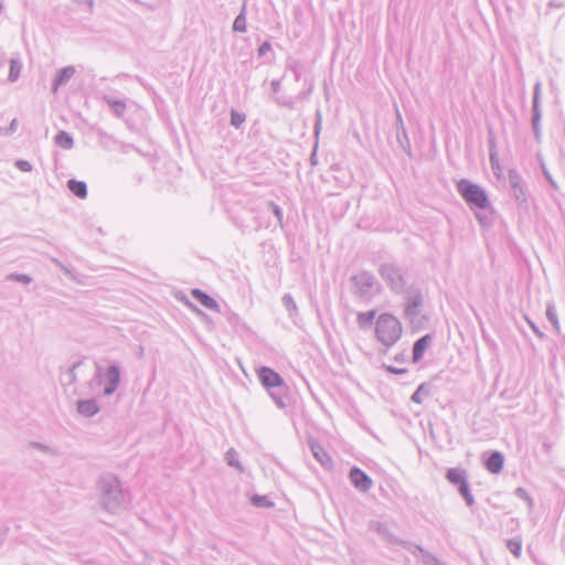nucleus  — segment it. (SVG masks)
I'll return each instance as SVG.
<instances>
[{
	"label": "nucleus",
	"instance_id": "f257e3e1",
	"mask_svg": "<svg viewBox=\"0 0 565 565\" xmlns=\"http://www.w3.org/2000/svg\"><path fill=\"white\" fill-rule=\"evenodd\" d=\"M96 498L99 507L107 513L124 511L129 502L120 480L114 473L102 475L96 482Z\"/></svg>",
	"mask_w": 565,
	"mask_h": 565
},
{
	"label": "nucleus",
	"instance_id": "f03ea898",
	"mask_svg": "<svg viewBox=\"0 0 565 565\" xmlns=\"http://www.w3.org/2000/svg\"><path fill=\"white\" fill-rule=\"evenodd\" d=\"M402 323L391 313H382L375 322V337L384 347H393L402 337Z\"/></svg>",
	"mask_w": 565,
	"mask_h": 565
},
{
	"label": "nucleus",
	"instance_id": "7ed1b4c3",
	"mask_svg": "<svg viewBox=\"0 0 565 565\" xmlns=\"http://www.w3.org/2000/svg\"><path fill=\"white\" fill-rule=\"evenodd\" d=\"M257 376L262 385L268 391L270 397L279 408L286 406V384L284 379L273 369L260 366L257 370Z\"/></svg>",
	"mask_w": 565,
	"mask_h": 565
},
{
	"label": "nucleus",
	"instance_id": "20e7f679",
	"mask_svg": "<svg viewBox=\"0 0 565 565\" xmlns=\"http://www.w3.org/2000/svg\"><path fill=\"white\" fill-rule=\"evenodd\" d=\"M352 292L362 302H370L380 292L381 286L375 276L361 270L351 277Z\"/></svg>",
	"mask_w": 565,
	"mask_h": 565
},
{
	"label": "nucleus",
	"instance_id": "39448f33",
	"mask_svg": "<svg viewBox=\"0 0 565 565\" xmlns=\"http://www.w3.org/2000/svg\"><path fill=\"white\" fill-rule=\"evenodd\" d=\"M456 188L471 209L487 210L490 207L488 195L479 184L472 183L468 179H461L457 182Z\"/></svg>",
	"mask_w": 565,
	"mask_h": 565
},
{
	"label": "nucleus",
	"instance_id": "423d86ee",
	"mask_svg": "<svg viewBox=\"0 0 565 565\" xmlns=\"http://www.w3.org/2000/svg\"><path fill=\"white\" fill-rule=\"evenodd\" d=\"M379 274L392 292L397 295L406 292L408 288L406 271L402 267L394 263H385L380 266Z\"/></svg>",
	"mask_w": 565,
	"mask_h": 565
},
{
	"label": "nucleus",
	"instance_id": "0eeeda50",
	"mask_svg": "<svg viewBox=\"0 0 565 565\" xmlns=\"http://www.w3.org/2000/svg\"><path fill=\"white\" fill-rule=\"evenodd\" d=\"M403 295L405 297V317L413 319L419 316L420 307L423 306V295L420 290L415 286H409Z\"/></svg>",
	"mask_w": 565,
	"mask_h": 565
},
{
	"label": "nucleus",
	"instance_id": "6e6552de",
	"mask_svg": "<svg viewBox=\"0 0 565 565\" xmlns=\"http://www.w3.org/2000/svg\"><path fill=\"white\" fill-rule=\"evenodd\" d=\"M541 82H536L533 88V102H532V129L535 140H541V128L540 122L542 118L541 110Z\"/></svg>",
	"mask_w": 565,
	"mask_h": 565
},
{
	"label": "nucleus",
	"instance_id": "1a4fd4ad",
	"mask_svg": "<svg viewBox=\"0 0 565 565\" xmlns=\"http://www.w3.org/2000/svg\"><path fill=\"white\" fill-rule=\"evenodd\" d=\"M508 177L513 198L520 205L525 204L526 190L522 177L515 170H510Z\"/></svg>",
	"mask_w": 565,
	"mask_h": 565
},
{
	"label": "nucleus",
	"instance_id": "9d476101",
	"mask_svg": "<svg viewBox=\"0 0 565 565\" xmlns=\"http://www.w3.org/2000/svg\"><path fill=\"white\" fill-rule=\"evenodd\" d=\"M349 479L356 490L364 493L373 487V480L359 467L351 468Z\"/></svg>",
	"mask_w": 565,
	"mask_h": 565
},
{
	"label": "nucleus",
	"instance_id": "9b49d317",
	"mask_svg": "<svg viewBox=\"0 0 565 565\" xmlns=\"http://www.w3.org/2000/svg\"><path fill=\"white\" fill-rule=\"evenodd\" d=\"M106 385L104 387V395L110 396L116 392L120 383V367L116 364L109 365L105 373Z\"/></svg>",
	"mask_w": 565,
	"mask_h": 565
},
{
	"label": "nucleus",
	"instance_id": "f8f14e48",
	"mask_svg": "<svg viewBox=\"0 0 565 565\" xmlns=\"http://www.w3.org/2000/svg\"><path fill=\"white\" fill-rule=\"evenodd\" d=\"M75 67L74 66H65L61 68L52 84V92L55 94L58 87L64 86L68 83V81L74 76Z\"/></svg>",
	"mask_w": 565,
	"mask_h": 565
},
{
	"label": "nucleus",
	"instance_id": "ddd939ff",
	"mask_svg": "<svg viewBox=\"0 0 565 565\" xmlns=\"http://www.w3.org/2000/svg\"><path fill=\"white\" fill-rule=\"evenodd\" d=\"M431 340H433V337L430 334H425L415 341V343L413 345V362L414 363H417L423 359L424 353H425L426 349L428 348V345L430 344Z\"/></svg>",
	"mask_w": 565,
	"mask_h": 565
},
{
	"label": "nucleus",
	"instance_id": "4468645a",
	"mask_svg": "<svg viewBox=\"0 0 565 565\" xmlns=\"http://www.w3.org/2000/svg\"><path fill=\"white\" fill-rule=\"evenodd\" d=\"M504 456L500 451H492L486 459L484 466L491 473H499L503 469Z\"/></svg>",
	"mask_w": 565,
	"mask_h": 565
},
{
	"label": "nucleus",
	"instance_id": "2eb2a0df",
	"mask_svg": "<svg viewBox=\"0 0 565 565\" xmlns=\"http://www.w3.org/2000/svg\"><path fill=\"white\" fill-rule=\"evenodd\" d=\"M77 412L86 417H93L99 412L97 402L93 398L77 402Z\"/></svg>",
	"mask_w": 565,
	"mask_h": 565
},
{
	"label": "nucleus",
	"instance_id": "dca6fc26",
	"mask_svg": "<svg viewBox=\"0 0 565 565\" xmlns=\"http://www.w3.org/2000/svg\"><path fill=\"white\" fill-rule=\"evenodd\" d=\"M445 477H446L447 481L455 487H457L468 480L467 471L460 467L449 468L446 471Z\"/></svg>",
	"mask_w": 565,
	"mask_h": 565
},
{
	"label": "nucleus",
	"instance_id": "f3484780",
	"mask_svg": "<svg viewBox=\"0 0 565 565\" xmlns=\"http://www.w3.org/2000/svg\"><path fill=\"white\" fill-rule=\"evenodd\" d=\"M191 294H192L193 298L196 301H199L202 306H204L205 308L218 311L220 306L216 302V300L213 299L211 296H209L203 290H201V289H193Z\"/></svg>",
	"mask_w": 565,
	"mask_h": 565
},
{
	"label": "nucleus",
	"instance_id": "a211bd4d",
	"mask_svg": "<svg viewBox=\"0 0 565 565\" xmlns=\"http://www.w3.org/2000/svg\"><path fill=\"white\" fill-rule=\"evenodd\" d=\"M247 2H248V0H243L241 11L233 22V31L234 32L245 33L247 31V23H246Z\"/></svg>",
	"mask_w": 565,
	"mask_h": 565
},
{
	"label": "nucleus",
	"instance_id": "6ab92c4d",
	"mask_svg": "<svg viewBox=\"0 0 565 565\" xmlns=\"http://www.w3.org/2000/svg\"><path fill=\"white\" fill-rule=\"evenodd\" d=\"M310 449L312 451L313 457L323 466L329 467L332 465V459L329 454L324 450V448L318 444H310Z\"/></svg>",
	"mask_w": 565,
	"mask_h": 565
},
{
	"label": "nucleus",
	"instance_id": "aec40b11",
	"mask_svg": "<svg viewBox=\"0 0 565 565\" xmlns=\"http://www.w3.org/2000/svg\"><path fill=\"white\" fill-rule=\"evenodd\" d=\"M103 100L110 107L116 117L120 118L126 113L127 105L124 100L116 99L108 95H104Z\"/></svg>",
	"mask_w": 565,
	"mask_h": 565
},
{
	"label": "nucleus",
	"instance_id": "412c9836",
	"mask_svg": "<svg viewBox=\"0 0 565 565\" xmlns=\"http://www.w3.org/2000/svg\"><path fill=\"white\" fill-rule=\"evenodd\" d=\"M68 190L77 198L85 199L87 196V185L84 181L71 179L67 181Z\"/></svg>",
	"mask_w": 565,
	"mask_h": 565
},
{
	"label": "nucleus",
	"instance_id": "4be33fe9",
	"mask_svg": "<svg viewBox=\"0 0 565 565\" xmlns=\"http://www.w3.org/2000/svg\"><path fill=\"white\" fill-rule=\"evenodd\" d=\"M431 394V385L429 383H422L411 396V401L416 404H422L426 397Z\"/></svg>",
	"mask_w": 565,
	"mask_h": 565
},
{
	"label": "nucleus",
	"instance_id": "5701e85b",
	"mask_svg": "<svg viewBox=\"0 0 565 565\" xmlns=\"http://www.w3.org/2000/svg\"><path fill=\"white\" fill-rule=\"evenodd\" d=\"M54 140L55 143L63 149L70 150L74 147L73 137L64 130L57 132Z\"/></svg>",
	"mask_w": 565,
	"mask_h": 565
},
{
	"label": "nucleus",
	"instance_id": "b1692460",
	"mask_svg": "<svg viewBox=\"0 0 565 565\" xmlns=\"http://www.w3.org/2000/svg\"><path fill=\"white\" fill-rule=\"evenodd\" d=\"M457 490L465 500L466 504L471 508L475 504V498L471 493L468 480L457 486Z\"/></svg>",
	"mask_w": 565,
	"mask_h": 565
},
{
	"label": "nucleus",
	"instance_id": "393cba45",
	"mask_svg": "<svg viewBox=\"0 0 565 565\" xmlns=\"http://www.w3.org/2000/svg\"><path fill=\"white\" fill-rule=\"evenodd\" d=\"M375 310L360 312L356 318L359 327L362 329L371 327L375 318Z\"/></svg>",
	"mask_w": 565,
	"mask_h": 565
},
{
	"label": "nucleus",
	"instance_id": "a878e982",
	"mask_svg": "<svg viewBox=\"0 0 565 565\" xmlns=\"http://www.w3.org/2000/svg\"><path fill=\"white\" fill-rule=\"evenodd\" d=\"M225 460L228 466L236 468L238 471L243 472L244 468L238 460V454L234 448H230L225 454Z\"/></svg>",
	"mask_w": 565,
	"mask_h": 565
},
{
	"label": "nucleus",
	"instance_id": "bb28decb",
	"mask_svg": "<svg viewBox=\"0 0 565 565\" xmlns=\"http://www.w3.org/2000/svg\"><path fill=\"white\" fill-rule=\"evenodd\" d=\"M396 140L398 142V145L401 146V148L408 154L411 156L412 154V151H411V142H409V139H408V135H407V131L406 129H403L402 131H396Z\"/></svg>",
	"mask_w": 565,
	"mask_h": 565
},
{
	"label": "nucleus",
	"instance_id": "cd10ccee",
	"mask_svg": "<svg viewBox=\"0 0 565 565\" xmlns=\"http://www.w3.org/2000/svg\"><path fill=\"white\" fill-rule=\"evenodd\" d=\"M546 318L552 323V326L555 329V331L557 333H559L561 332V326H559V321H558V318H557L555 306L553 303H548L547 307H546Z\"/></svg>",
	"mask_w": 565,
	"mask_h": 565
},
{
	"label": "nucleus",
	"instance_id": "c85d7f7f",
	"mask_svg": "<svg viewBox=\"0 0 565 565\" xmlns=\"http://www.w3.org/2000/svg\"><path fill=\"white\" fill-rule=\"evenodd\" d=\"M281 302L290 317H294L298 313L297 305L290 294H285L281 298Z\"/></svg>",
	"mask_w": 565,
	"mask_h": 565
},
{
	"label": "nucleus",
	"instance_id": "c756f323",
	"mask_svg": "<svg viewBox=\"0 0 565 565\" xmlns=\"http://www.w3.org/2000/svg\"><path fill=\"white\" fill-rule=\"evenodd\" d=\"M250 502L256 508H273L274 502H271L268 497L260 495V494H254L250 498Z\"/></svg>",
	"mask_w": 565,
	"mask_h": 565
},
{
	"label": "nucleus",
	"instance_id": "7c9ffc66",
	"mask_svg": "<svg viewBox=\"0 0 565 565\" xmlns=\"http://www.w3.org/2000/svg\"><path fill=\"white\" fill-rule=\"evenodd\" d=\"M287 68L294 73L295 79L297 82L300 81L302 72H303V65L300 61H297V60L288 61Z\"/></svg>",
	"mask_w": 565,
	"mask_h": 565
},
{
	"label": "nucleus",
	"instance_id": "2f4dec72",
	"mask_svg": "<svg viewBox=\"0 0 565 565\" xmlns=\"http://www.w3.org/2000/svg\"><path fill=\"white\" fill-rule=\"evenodd\" d=\"M21 68L22 65L20 61L13 58L10 61V71L8 77L10 82H15L19 78Z\"/></svg>",
	"mask_w": 565,
	"mask_h": 565
},
{
	"label": "nucleus",
	"instance_id": "473e14b6",
	"mask_svg": "<svg viewBox=\"0 0 565 565\" xmlns=\"http://www.w3.org/2000/svg\"><path fill=\"white\" fill-rule=\"evenodd\" d=\"M29 446L33 449H36L43 454L50 455V456H56L57 450L39 441H31Z\"/></svg>",
	"mask_w": 565,
	"mask_h": 565
},
{
	"label": "nucleus",
	"instance_id": "72a5a7b5",
	"mask_svg": "<svg viewBox=\"0 0 565 565\" xmlns=\"http://www.w3.org/2000/svg\"><path fill=\"white\" fill-rule=\"evenodd\" d=\"M401 546H403L405 550L411 552L414 556H417L418 554H422L424 552V548L420 545L414 544L409 541H396Z\"/></svg>",
	"mask_w": 565,
	"mask_h": 565
},
{
	"label": "nucleus",
	"instance_id": "f704fd0d",
	"mask_svg": "<svg viewBox=\"0 0 565 565\" xmlns=\"http://www.w3.org/2000/svg\"><path fill=\"white\" fill-rule=\"evenodd\" d=\"M266 207L276 216L278 223L282 225L284 213L281 207L277 205L274 201L266 202Z\"/></svg>",
	"mask_w": 565,
	"mask_h": 565
},
{
	"label": "nucleus",
	"instance_id": "c9c22d12",
	"mask_svg": "<svg viewBox=\"0 0 565 565\" xmlns=\"http://www.w3.org/2000/svg\"><path fill=\"white\" fill-rule=\"evenodd\" d=\"M6 279L9 281H17L24 285H29L32 281V278L29 275L19 273H11L7 275Z\"/></svg>",
	"mask_w": 565,
	"mask_h": 565
},
{
	"label": "nucleus",
	"instance_id": "e433bc0d",
	"mask_svg": "<svg viewBox=\"0 0 565 565\" xmlns=\"http://www.w3.org/2000/svg\"><path fill=\"white\" fill-rule=\"evenodd\" d=\"M508 550L516 557L521 555L522 542L519 539H511L507 542Z\"/></svg>",
	"mask_w": 565,
	"mask_h": 565
},
{
	"label": "nucleus",
	"instance_id": "4c0bfd02",
	"mask_svg": "<svg viewBox=\"0 0 565 565\" xmlns=\"http://www.w3.org/2000/svg\"><path fill=\"white\" fill-rule=\"evenodd\" d=\"M422 562L424 565H444L434 554L428 551L422 552Z\"/></svg>",
	"mask_w": 565,
	"mask_h": 565
},
{
	"label": "nucleus",
	"instance_id": "58836bf2",
	"mask_svg": "<svg viewBox=\"0 0 565 565\" xmlns=\"http://www.w3.org/2000/svg\"><path fill=\"white\" fill-rule=\"evenodd\" d=\"M246 120V116L243 113H238L234 109L231 111V125L235 128H239Z\"/></svg>",
	"mask_w": 565,
	"mask_h": 565
},
{
	"label": "nucleus",
	"instance_id": "ea45409f",
	"mask_svg": "<svg viewBox=\"0 0 565 565\" xmlns=\"http://www.w3.org/2000/svg\"><path fill=\"white\" fill-rule=\"evenodd\" d=\"M514 494L515 497H518L519 499L525 501L529 505L530 509H532L533 507V499L530 497V494L527 493V491L522 488V487H519L514 490Z\"/></svg>",
	"mask_w": 565,
	"mask_h": 565
},
{
	"label": "nucleus",
	"instance_id": "a19ab883",
	"mask_svg": "<svg viewBox=\"0 0 565 565\" xmlns=\"http://www.w3.org/2000/svg\"><path fill=\"white\" fill-rule=\"evenodd\" d=\"M82 364V361L75 362L66 372L65 376L67 384H73L76 381L75 370Z\"/></svg>",
	"mask_w": 565,
	"mask_h": 565
},
{
	"label": "nucleus",
	"instance_id": "79ce46f5",
	"mask_svg": "<svg viewBox=\"0 0 565 565\" xmlns=\"http://www.w3.org/2000/svg\"><path fill=\"white\" fill-rule=\"evenodd\" d=\"M376 531L380 535L388 537L391 542H396L397 540L393 534H391L387 530V527L382 523H376Z\"/></svg>",
	"mask_w": 565,
	"mask_h": 565
},
{
	"label": "nucleus",
	"instance_id": "37998d69",
	"mask_svg": "<svg viewBox=\"0 0 565 565\" xmlns=\"http://www.w3.org/2000/svg\"><path fill=\"white\" fill-rule=\"evenodd\" d=\"M14 166L22 172H30L33 169L32 164L26 160H17Z\"/></svg>",
	"mask_w": 565,
	"mask_h": 565
},
{
	"label": "nucleus",
	"instance_id": "c03bdc74",
	"mask_svg": "<svg viewBox=\"0 0 565 565\" xmlns=\"http://www.w3.org/2000/svg\"><path fill=\"white\" fill-rule=\"evenodd\" d=\"M321 125H322V116H321V111L318 109L316 111V119H315V127H313V131H315L316 136H318L320 134Z\"/></svg>",
	"mask_w": 565,
	"mask_h": 565
},
{
	"label": "nucleus",
	"instance_id": "a18cd8bd",
	"mask_svg": "<svg viewBox=\"0 0 565 565\" xmlns=\"http://www.w3.org/2000/svg\"><path fill=\"white\" fill-rule=\"evenodd\" d=\"M17 128H18V120L14 118V119H12V121L10 122L8 128H6V129L0 128V134L12 135L13 132H15Z\"/></svg>",
	"mask_w": 565,
	"mask_h": 565
},
{
	"label": "nucleus",
	"instance_id": "49530a36",
	"mask_svg": "<svg viewBox=\"0 0 565 565\" xmlns=\"http://www.w3.org/2000/svg\"><path fill=\"white\" fill-rule=\"evenodd\" d=\"M270 50H271L270 43L269 42H264L263 44L259 45V47L257 50V54H258V56H264Z\"/></svg>",
	"mask_w": 565,
	"mask_h": 565
},
{
	"label": "nucleus",
	"instance_id": "de8ad7c7",
	"mask_svg": "<svg viewBox=\"0 0 565 565\" xmlns=\"http://www.w3.org/2000/svg\"><path fill=\"white\" fill-rule=\"evenodd\" d=\"M526 321H527L529 326L531 327V329L533 330V332L540 339H544L545 334L540 330V328L531 319L526 318Z\"/></svg>",
	"mask_w": 565,
	"mask_h": 565
},
{
	"label": "nucleus",
	"instance_id": "09e8293b",
	"mask_svg": "<svg viewBox=\"0 0 565 565\" xmlns=\"http://www.w3.org/2000/svg\"><path fill=\"white\" fill-rule=\"evenodd\" d=\"M395 129L396 131H402L403 129H406L404 126V121L402 118V115L398 109H396V122H395Z\"/></svg>",
	"mask_w": 565,
	"mask_h": 565
},
{
	"label": "nucleus",
	"instance_id": "8fccbe9b",
	"mask_svg": "<svg viewBox=\"0 0 565 565\" xmlns=\"http://www.w3.org/2000/svg\"><path fill=\"white\" fill-rule=\"evenodd\" d=\"M489 161L492 170L500 169L498 153H489Z\"/></svg>",
	"mask_w": 565,
	"mask_h": 565
},
{
	"label": "nucleus",
	"instance_id": "3c124183",
	"mask_svg": "<svg viewBox=\"0 0 565 565\" xmlns=\"http://www.w3.org/2000/svg\"><path fill=\"white\" fill-rule=\"evenodd\" d=\"M489 153H498L495 138L492 132L489 134Z\"/></svg>",
	"mask_w": 565,
	"mask_h": 565
},
{
	"label": "nucleus",
	"instance_id": "603ef678",
	"mask_svg": "<svg viewBox=\"0 0 565 565\" xmlns=\"http://www.w3.org/2000/svg\"><path fill=\"white\" fill-rule=\"evenodd\" d=\"M386 370L387 372L392 373V374H405L407 373V370L406 369H398V367H395V366H386Z\"/></svg>",
	"mask_w": 565,
	"mask_h": 565
},
{
	"label": "nucleus",
	"instance_id": "864d4df0",
	"mask_svg": "<svg viewBox=\"0 0 565 565\" xmlns=\"http://www.w3.org/2000/svg\"><path fill=\"white\" fill-rule=\"evenodd\" d=\"M476 217L482 225H487L489 223L488 216L482 213H476Z\"/></svg>",
	"mask_w": 565,
	"mask_h": 565
},
{
	"label": "nucleus",
	"instance_id": "5fc2aeb1",
	"mask_svg": "<svg viewBox=\"0 0 565 565\" xmlns=\"http://www.w3.org/2000/svg\"><path fill=\"white\" fill-rule=\"evenodd\" d=\"M52 262L60 267L62 270H64L66 274H70V270L56 258H52Z\"/></svg>",
	"mask_w": 565,
	"mask_h": 565
},
{
	"label": "nucleus",
	"instance_id": "6e6d98bb",
	"mask_svg": "<svg viewBox=\"0 0 565 565\" xmlns=\"http://www.w3.org/2000/svg\"><path fill=\"white\" fill-rule=\"evenodd\" d=\"M311 90H312V84L309 86L307 92L301 93L298 97L305 99V98H307L308 95L311 94Z\"/></svg>",
	"mask_w": 565,
	"mask_h": 565
},
{
	"label": "nucleus",
	"instance_id": "4d7b16f0",
	"mask_svg": "<svg viewBox=\"0 0 565 565\" xmlns=\"http://www.w3.org/2000/svg\"><path fill=\"white\" fill-rule=\"evenodd\" d=\"M316 148H317V146L315 147V150H313V152H312V154H311V157H310V160H311V163H312V164H316V163H317V159H316Z\"/></svg>",
	"mask_w": 565,
	"mask_h": 565
},
{
	"label": "nucleus",
	"instance_id": "13d9d810",
	"mask_svg": "<svg viewBox=\"0 0 565 565\" xmlns=\"http://www.w3.org/2000/svg\"><path fill=\"white\" fill-rule=\"evenodd\" d=\"M543 447H544V449H545V451H546V452H548V451H550V449H551V445H550L548 443H544V444H543Z\"/></svg>",
	"mask_w": 565,
	"mask_h": 565
},
{
	"label": "nucleus",
	"instance_id": "bf43d9fd",
	"mask_svg": "<svg viewBox=\"0 0 565 565\" xmlns=\"http://www.w3.org/2000/svg\"><path fill=\"white\" fill-rule=\"evenodd\" d=\"M550 6H551V7H557V8H559V7H561V4H559L558 2H555L554 0H552V1L550 2Z\"/></svg>",
	"mask_w": 565,
	"mask_h": 565
},
{
	"label": "nucleus",
	"instance_id": "052dcab7",
	"mask_svg": "<svg viewBox=\"0 0 565 565\" xmlns=\"http://www.w3.org/2000/svg\"><path fill=\"white\" fill-rule=\"evenodd\" d=\"M271 86H273V89L276 92L279 87V84H278V82H273Z\"/></svg>",
	"mask_w": 565,
	"mask_h": 565
},
{
	"label": "nucleus",
	"instance_id": "680f3d73",
	"mask_svg": "<svg viewBox=\"0 0 565 565\" xmlns=\"http://www.w3.org/2000/svg\"><path fill=\"white\" fill-rule=\"evenodd\" d=\"M3 541H4L3 535H0V545L3 543Z\"/></svg>",
	"mask_w": 565,
	"mask_h": 565
},
{
	"label": "nucleus",
	"instance_id": "e2e57ef3",
	"mask_svg": "<svg viewBox=\"0 0 565 565\" xmlns=\"http://www.w3.org/2000/svg\"><path fill=\"white\" fill-rule=\"evenodd\" d=\"M88 4H89V7L92 8V7H93V0H89V1H88Z\"/></svg>",
	"mask_w": 565,
	"mask_h": 565
}]
</instances>
